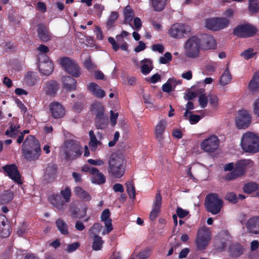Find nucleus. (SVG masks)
<instances>
[{
    "label": "nucleus",
    "instance_id": "nucleus-9",
    "mask_svg": "<svg viewBox=\"0 0 259 259\" xmlns=\"http://www.w3.org/2000/svg\"><path fill=\"white\" fill-rule=\"evenodd\" d=\"M210 233L209 229L206 227H202L199 229L196 240L198 249H203L207 246L210 240Z\"/></svg>",
    "mask_w": 259,
    "mask_h": 259
},
{
    "label": "nucleus",
    "instance_id": "nucleus-58",
    "mask_svg": "<svg viewBox=\"0 0 259 259\" xmlns=\"http://www.w3.org/2000/svg\"><path fill=\"white\" fill-rule=\"evenodd\" d=\"M173 79H168L167 81L162 85V90L163 92L169 93L172 90V82Z\"/></svg>",
    "mask_w": 259,
    "mask_h": 259
},
{
    "label": "nucleus",
    "instance_id": "nucleus-30",
    "mask_svg": "<svg viewBox=\"0 0 259 259\" xmlns=\"http://www.w3.org/2000/svg\"><path fill=\"white\" fill-rule=\"evenodd\" d=\"M141 71L145 75H147L153 69V65L151 60L144 59L141 62Z\"/></svg>",
    "mask_w": 259,
    "mask_h": 259
},
{
    "label": "nucleus",
    "instance_id": "nucleus-52",
    "mask_svg": "<svg viewBox=\"0 0 259 259\" xmlns=\"http://www.w3.org/2000/svg\"><path fill=\"white\" fill-rule=\"evenodd\" d=\"M118 17V14L116 12H113L111 13L109 18L107 22V25L111 27L115 21L117 19Z\"/></svg>",
    "mask_w": 259,
    "mask_h": 259
},
{
    "label": "nucleus",
    "instance_id": "nucleus-14",
    "mask_svg": "<svg viewBox=\"0 0 259 259\" xmlns=\"http://www.w3.org/2000/svg\"><path fill=\"white\" fill-rule=\"evenodd\" d=\"M190 31L188 26L181 23H175L169 29L168 33L172 38H180Z\"/></svg>",
    "mask_w": 259,
    "mask_h": 259
},
{
    "label": "nucleus",
    "instance_id": "nucleus-19",
    "mask_svg": "<svg viewBox=\"0 0 259 259\" xmlns=\"http://www.w3.org/2000/svg\"><path fill=\"white\" fill-rule=\"evenodd\" d=\"M49 200L51 204L59 210H62L65 206V203L59 194H53L49 196Z\"/></svg>",
    "mask_w": 259,
    "mask_h": 259
},
{
    "label": "nucleus",
    "instance_id": "nucleus-48",
    "mask_svg": "<svg viewBox=\"0 0 259 259\" xmlns=\"http://www.w3.org/2000/svg\"><path fill=\"white\" fill-rule=\"evenodd\" d=\"M185 119L188 120L191 124H196L201 119L202 117L198 115L192 114V113L184 117Z\"/></svg>",
    "mask_w": 259,
    "mask_h": 259
},
{
    "label": "nucleus",
    "instance_id": "nucleus-43",
    "mask_svg": "<svg viewBox=\"0 0 259 259\" xmlns=\"http://www.w3.org/2000/svg\"><path fill=\"white\" fill-rule=\"evenodd\" d=\"M205 26L209 30L213 31L218 30L215 17L206 19L205 20Z\"/></svg>",
    "mask_w": 259,
    "mask_h": 259
},
{
    "label": "nucleus",
    "instance_id": "nucleus-50",
    "mask_svg": "<svg viewBox=\"0 0 259 259\" xmlns=\"http://www.w3.org/2000/svg\"><path fill=\"white\" fill-rule=\"evenodd\" d=\"M134 24L131 22V25H130L133 29L139 31L142 27V22L139 17H135L133 19Z\"/></svg>",
    "mask_w": 259,
    "mask_h": 259
},
{
    "label": "nucleus",
    "instance_id": "nucleus-35",
    "mask_svg": "<svg viewBox=\"0 0 259 259\" xmlns=\"http://www.w3.org/2000/svg\"><path fill=\"white\" fill-rule=\"evenodd\" d=\"M14 198V194L11 191H5L0 195V203H7Z\"/></svg>",
    "mask_w": 259,
    "mask_h": 259
},
{
    "label": "nucleus",
    "instance_id": "nucleus-25",
    "mask_svg": "<svg viewBox=\"0 0 259 259\" xmlns=\"http://www.w3.org/2000/svg\"><path fill=\"white\" fill-rule=\"evenodd\" d=\"M124 22L131 25V22L134 18L135 14L133 10L130 6H127L123 10Z\"/></svg>",
    "mask_w": 259,
    "mask_h": 259
},
{
    "label": "nucleus",
    "instance_id": "nucleus-46",
    "mask_svg": "<svg viewBox=\"0 0 259 259\" xmlns=\"http://www.w3.org/2000/svg\"><path fill=\"white\" fill-rule=\"evenodd\" d=\"M73 66H74L69 68L72 73H68L74 77H78L81 74L80 68L75 61L74 62Z\"/></svg>",
    "mask_w": 259,
    "mask_h": 259
},
{
    "label": "nucleus",
    "instance_id": "nucleus-55",
    "mask_svg": "<svg viewBox=\"0 0 259 259\" xmlns=\"http://www.w3.org/2000/svg\"><path fill=\"white\" fill-rule=\"evenodd\" d=\"M10 234L9 226L6 227L0 226V236L3 238H6Z\"/></svg>",
    "mask_w": 259,
    "mask_h": 259
},
{
    "label": "nucleus",
    "instance_id": "nucleus-29",
    "mask_svg": "<svg viewBox=\"0 0 259 259\" xmlns=\"http://www.w3.org/2000/svg\"><path fill=\"white\" fill-rule=\"evenodd\" d=\"M43 89L47 94L54 95L58 90V85L56 82L52 81L45 83Z\"/></svg>",
    "mask_w": 259,
    "mask_h": 259
},
{
    "label": "nucleus",
    "instance_id": "nucleus-42",
    "mask_svg": "<svg viewBox=\"0 0 259 259\" xmlns=\"http://www.w3.org/2000/svg\"><path fill=\"white\" fill-rule=\"evenodd\" d=\"M71 195V189L68 187H65L60 191V196L65 203L70 201Z\"/></svg>",
    "mask_w": 259,
    "mask_h": 259
},
{
    "label": "nucleus",
    "instance_id": "nucleus-27",
    "mask_svg": "<svg viewBox=\"0 0 259 259\" xmlns=\"http://www.w3.org/2000/svg\"><path fill=\"white\" fill-rule=\"evenodd\" d=\"M38 79L36 73L34 72H28L25 75L24 80V82L30 87L35 84Z\"/></svg>",
    "mask_w": 259,
    "mask_h": 259
},
{
    "label": "nucleus",
    "instance_id": "nucleus-2",
    "mask_svg": "<svg viewBox=\"0 0 259 259\" xmlns=\"http://www.w3.org/2000/svg\"><path fill=\"white\" fill-rule=\"evenodd\" d=\"M108 172L115 178H120L124 173V157L122 154L113 153L108 159Z\"/></svg>",
    "mask_w": 259,
    "mask_h": 259
},
{
    "label": "nucleus",
    "instance_id": "nucleus-54",
    "mask_svg": "<svg viewBox=\"0 0 259 259\" xmlns=\"http://www.w3.org/2000/svg\"><path fill=\"white\" fill-rule=\"evenodd\" d=\"M171 59V54L169 52H166L163 56L160 57L159 61L160 64H166L170 61Z\"/></svg>",
    "mask_w": 259,
    "mask_h": 259
},
{
    "label": "nucleus",
    "instance_id": "nucleus-31",
    "mask_svg": "<svg viewBox=\"0 0 259 259\" xmlns=\"http://www.w3.org/2000/svg\"><path fill=\"white\" fill-rule=\"evenodd\" d=\"M153 9L157 12L162 11L167 3V0H150Z\"/></svg>",
    "mask_w": 259,
    "mask_h": 259
},
{
    "label": "nucleus",
    "instance_id": "nucleus-47",
    "mask_svg": "<svg viewBox=\"0 0 259 259\" xmlns=\"http://www.w3.org/2000/svg\"><path fill=\"white\" fill-rule=\"evenodd\" d=\"M162 203V197L159 192L156 193L153 204L152 208L160 210Z\"/></svg>",
    "mask_w": 259,
    "mask_h": 259
},
{
    "label": "nucleus",
    "instance_id": "nucleus-57",
    "mask_svg": "<svg viewBox=\"0 0 259 259\" xmlns=\"http://www.w3.org/2000/svg\"><path fill=\"white\" fill-rule=\"evenodd\" d=\"M252 108L254 114L259 117V96L253 101Z\"/></svg>",
    "mask_w": 259,
    "mask_h": 259
},
{
    "label": "nucleus",
    "instance_id": "nucleus-3",
    "mask_svg": "<svg viewBox=\"0 0 259 259\" xmlns=\"http://www.w3.org/2000/svg\"><path fill=\"white\" fill-rule=\"evenodd\" d=\"M240 146L246 153L254 154L259 152V136L252 132H247L243 134Z\"/></svg>",
    "mask_w": 259,
    "mask_h": 259
},
{
    "label": "nucleus",
    "instance_id": "nucleus-40",
    "mask_svg": "<svg viewBox=\"0 0 259 259\" xmlns=\"http://www.w3.org/2000/svg\"><path fill=\"white\" fill-rule=\"evenodd\" d=\"M248 10L252 14L258 12L259 2L258 0H249Z\"/></svg>",
    "mask_w": 259,
    "mask_h": 259
},
{
    "label": "nucleus",
    "instance_id": "nucleus-15",
    "mask_svg": "<svg viewBox=\"0 0 259 259\" xmlns=\"http://www.w3.org/2000/svg\"><path fill=\"white\" fill-rule=\"evenodd\" d=\"M3 169L9 177L14 182L18 184H21L22 183L20 174L15 165H5L3 166Z\"/></svg>",
    "mask_w": 259,
    "mask_h": 259
},
{
    "label": "nucleus",
    "instance_id": "nucleus-44",
    "mask_svg": "<svg viewBox=\"0 0 259 259\" xmlns=\"http://www.w3.org/2000/svg\"><path fill=\"white\" fill-rule=\"evenodd\" d=\"M126 191L128 196L131 199H135L136 197V191L133 182H128L126 183Z\"/></svg>",
    "mask_w": 259,
    "mask_h": 259
},
{
    "label": "nucleus",
    "instance_id": "nucleus-38",
    "mask_svg": "<svg viewBox=\"0 0 259 259\" xmlns=\"http://www.w3.org/2000/svg\"><path fill=\"white\" fill-rule=\"evenodd\" d=\"M215 20L217 22V25H218V30L227 27L230 24V20L227 18L215 17Z\"/></svg>",
    "mask_w": 259,
    "mask_h": 259
},
{
    "label": "nucleus",
    "instance_id": "nucleus-51",
    "mask_svg": "<svg viewBox=\"0 0 259 259\" xmlns=\"http://www.w3.org/2000/svg\"><path fill=\"white\" fill-rule=\"evenodd\" d=\"M100 145L101 142L94 138H92V139L90 140L89 143V147L92 151H95L97 147Z\"/></svg>",
    "mask_w": 259,
    "mask_h": 259
},
{
    "label": "nucleus",
    "instance_id": "nucleus-13",
    "mask_svg": "<svg viewBox=\"0 0 259 259\" xmlns=\"http://www.w3.org/2000/svg\"><path fill=\"white\" fill-rule=\"evenodd\" d=\"M38 67L40 72L45 75H50L53 70L54 66L52 61L44 54H39L38 57Z\"/></svg>",
    "mask_w": 259,
    "mask_h": 259
},
{
    "label": "nucleus",
    "instance_id": "nucleus-22",
    "mask_svg": "<svg viewBox=\"0 0 259 259\" xmlns=\"http://www.w3.org/2000/svg\"><path fill=\"white\" fill-rule=\"evenodd\" d=\"M13 122L11 124L9 128L6 131L5 135L9 137L15 138L19 134L20 126L17 124V118H13Z\"/></svg>",
    "mask_w": 259,
    "mask_h": 259
},
{
    "label": "nucleus",
    "instance_id": "nucleus-59",
    "mask_svg": "<svg viewBox=\"0 0 259 259\" xmlns=\"http://www.w3.org/2000/svg\"><path fill=\"white\" fill-rule=\"evenodd\" d=\"M199 103L201 108H205L208 103L207 97L205 95H201L199 98Z\"/></svg>",
    "mask_w": 259,
    "mask_h": 259
},
{
    "label": "nucleus",
    "instance_id": "nucleus-61",
    "mask_svg": "<svg viewBox=\"0 0 259 259\" xmlns=\"http://www.w3.org/2000/svg\"><path fill=\"white\" fill-rule=\"evenodd\" d=\"M82 170L85 172H88L91 175L98 172V169L95 167H90L87 165H84L82 167Z\"/></svg>",
    "mask_w": 259,
    "mask_h": 259
},
{
    "label": "nucleus",
    "instance_id": "nucleus-1",
    "mask_svg": "<svg viewBox=\"0 0 259 259\" xmlns=\"http://www.w3.org/2000/svg\"><path fill=\"white\" fill-rule=\"evenodd\" d=\"M23 155L28 160H35L40 155V148L38 140L33 136H29L22 146Z\"/></svg>",
    "mask_w": 259,
    "mask_h": 259
},
{
    "label": "nucleus",
    "instance_id": "nucleus-21",
    "mask_svg": "<svg viewBox=\"0 0 259 259\" xmlns=\"http://www.w3.org/2000/svg\"><path fill=\"white\" fill-rule=\"evenodd\" d=\"M87 89L94 96L98 98H103L105 96V91L95 82H91L87 84Z\"/></svg>",
    "mask_w": 259,
    "mask_h": 259
},
{
    "label": "nucleus",
    "instance_id": "nucleus-10",
    "mask_svg": "<svg viewBox=\"0 0 259 259\" xmlns=\"http://www.w3.org/2000/svg\"><path fill=\"white\" fill-rule=\"evenodd\" d=\"M220 145V140L217 136L211 135L204 139L200 144L202 150L207 153H213L218 150Z\"/></svg>",
    "mask_w": 259,
    "mask_h": 259
},
{
    "label": "nucleus",
    "instance_id": "nucleus-49",
    "mask_svg": "<svg viewBox=\"0 0 259 259\" xmlns=\"http://www.w3.org/2000/svg\"><path fill=\"white\" fill-rule=\"evenodd\" d=\"M256 53L254 52L253 49L249 48L247 50L244 51L241 54V56L246 60H248L253 58Z\"/></svg>",
    "mask_w": 259,
    "mask_h": 259
},
{
    "label": "nucleus",
    "instance_id": "nucleus-11",
    "mask_svg": "<svg viewBox=\"0 0 259 259\" xmlns=\"http://www.w3.org/2000/svg\"><path fill=\"white\" fill-rule=\"evenodd\" d=\"M92 111L97 112L96 125L98 128H104L107 124L108 119L103 114V107L100 103H96L92 105Z\"/></svg>",
    "mask_w": 259,
    "mask_h": 259
},
{
    "label": "nucleus",
    "instance_id": "nucleus-53",
    "mask_svg": "<svg viewBox=\"0 0 259 259\" xmlns=\"http://www.w3.org/2000/svg\"><path fill=\"white\" fill-rule=\"evenodd\" d=\"M209 103L213 108H217L219 104V98L214 95H212L209 97Z\"/></svg>",
    "mask_w": 259,
    "mask_h": 259
},
{
    "label": "nucleus",
    "instance_id": "nucleus-41",
    "mask_svg": "<svg viewBox=\"0 0 259 259\" xmlns=\"http://www.w3.org/2000/svg\"><path fill=\"white\" fill-rule=\"evenodd\" d=\"M104 241L101 237L96 235L94 236L93 242V249L94 250H100L102 248Z\"/></svg>",
    "mask_w": 259,
    "mask_h": 259
},
{
    "label": "nucleus",
    "instance_id": "nucleus-7",
    "mask_svg": "<svg viewBox=\"0 0 259 259\" xmlns=\"http://www.w3.org/2000/svg\"><path fill=\"white\" fill-rule=\"evenodd\" d=\"M257 31L255 27L248 23L237 25L234 29V35L239 37H248L254 35Z\"/></svg>",
    "mask_w": 259,
    "mask_h": 259
},
{
    "label": "nucleus",
    "instance_id": "nucleus-4",
    "mask_svg": "<svg viewBox=\"0 0 259 259\" xmlns=\"http://www.w3.org/2000/svg\"><path fill=\"white\" fill-rule=\"evenodd\" d=\"M201 47V39L197 36L189 37L184 45V53L189 58L198 57Z\"/></svg>",
    "mask_w": 259,
    "mask_h": 259
},
{
    "label": "nucleus",
    "instance_id": "nucleus-18",
    "mask_svg": "<svg viewBox=\"0 0 259 259\" xmlns=\"http://www.w3.org/2000/svg\"><path fill=\"white\" fill-rule=\"evenodd\" d=\"M110 212L109 209H105L103 211L101 215V221L104 223L106 230L103 232V234L109 233L112 230V220L110 218Z\"/></svg>",
    "mask_w": 259,
    "mask_h": 259
},
{
    "label": "nucleus",
    "instance_id": "nucleus-28",
    "mask_svg": "<svg viewBox=\"0 0 259 259\" xmlns=\"http://www.w3.org/2000/svg\"><path fill=\"white\" fill-rule=\"evenodd\" d=\"M74 192L76 196L85 201H89L91 199L90 195L82 188L76 187L74 189Z\"/></svg>",
    "mask_w": 259,
    "mask_h": 259
},
{
    "label": "nucleus",
    "instance_id": "nucleus-20",
    "mask_svg": "<svg viewBox=\"0 0 259 259\" xmlns=\"http://www.w3.org/2000/svg\"><path fill=\"white\" fill-rule=\"evenodd\" d=\"M246 227L251 233L259 234V217L250 218L247 222Z\"/></svg>",
    "mask_w": 259,
    "mask_h": 259
},
{
    "label": "nucleus",
    "instance_id": "nucleus-39",
    "mask_svg": "<svg viewBox=\"0 0 259 259\" xmlns=\"http://www.w3.org/2000/svg\"><path fill=\"white\" fill-rule=\"evenodd\" d=\"M56 224L58 229L61 234L64 235H67L68 234L67 225L63 220L58 219L56 222Z\"/></svg>",
    "mask_w": 259,
    "mask_h": 259
},
{
    "label": "nucleus",
    "instance_id": "nucleus-62",
    "mask_svg": "<svg viewBox=\"0 0 259 259\" xmlns=\"http://www.w3.org/2000/svg\"><path fill=\"white\" fill-rule=\"evenodd\" d=\"M88 163L92 165H97V166H101L104 164V161L101 159H89L88 160Z\"/></svg>",
    "mask_w": 259,
    "mask_h": 259
},
{
    "label": "nucleus",
    "instance_id": "nucleus-63",
    "mask_svg": "<svg viewBox=\"0 0 259 259\" xmlns=\"http://www.w3.org/2000/svg\"><path fill=\"white\" fill-rule=\"evenodd\" d=\"M108 40L109 42L112 45L113 50L116 52L117 51L119 48V46L115 39L112 37H109Z\"/></svg>",
    "mask_w": 259,
    "mask_h": 259
},
{
    "label": "nucleus",
    "instance_id": "nucleus-56",
    "mask_svg": "<svg viewBox=\"0 0 259 259\" xmlns=\"http://www.w3.org/2000/svg\"><path fill=\"white\" fill-rule=\"evenodd\" d=\"M151 252V251L150 248H146L139 252L138 257L140 259H146L150 256Z\"/></svg>",
    "mask_w": 259,
    "mask_h": 259
},
{
    "label": "nucleus",
    "instance_id": "nucleus-60",
    "mask_svg": "<svg viewBox=\"0 0 259 259\" xmlns=\"http://www.w3.org/2000/svg\"><path fill=\"white\" fill-rule=\"evenodd\" d=\"M226 199L232 203H236L237 202V197L233 192L228 193L226 196Z\"/></svg>",
    "mask_w": 259,
    "mask_h": 259
},
{
    "label": "nucleus",
    "instance_id": "nucleus-24",
    "mask_svg": "<svg viewBox=\"0 0 259 259\" xmlns=\"http://www.w3.org/2000/svg\"><path fill=\"white\" fill-rule=\"evenodd\" d=\"M69 210L71 212L72 217L76 219L84 217L87 212L86 208H83L82 210H80L77 208L75 202H72L70 204Z\"/></svg>",
    "mask_w": 259,
    "mask_h": 259
},
{
    "label": "nucleus",
    "instance_id": "nucleus-8",
    "mask_svg": "<svg viewBox=\"0 0 259 259\" xmlns=\"http://www.w3.org/2000/svg\"><path fill=\"white\" fill-rule=\"evenodd\" d=\"M253 162L250 159L241 160L235 164L234 170L231 173V176L228 177V179H234L237 177L242 176L244 174L245 170L252 167Z\"/></svg>",
    "mask_w": 259,
    "mask_h": 259
},
{
    "label": "nucleus",
    "instance_id": "nucleus-16",
    "mask_svg": "<svg viewBox=\"0 0 259 259\" xmlns=\"http://www.w3.org/2000/svg\"><path fill=\"white\" fill-rule=\"evenodd\" d=\"M167 125V120L164 119L160 120L154 128V135L158 142H162L164 139V133Z\"/></svg>",
    "mask_w": 259,
    "mask_h": 259
},
{
    "label": "nucleus",
    "instance_id": "nucleus-6",
    "mask_svg": "<svg viewBox=\"0 0 259 259\" xmlns=\"http://www.w3.org/2000/svg\"><path fill=\"white\" fill-rule=\"evenodd\" d=\"M205 203L207 210L212 214L219 213L223 206L222 200L213 193L206 196Z\"/></svg>",
    "mask_w": 259,
    "mask_h": 259
},
{
    "label": "nucleus",
    "instance_id": "nucleus-36",
    "mask_svg": "<svg viewBox=\"0 0 259 259\" xmlns=\"http://www.w3.org/2000/svg\"><path fill=\"white\" fill-rule=\"evenodd\" d=\"M74 62L75 61L68 57L62 58L60 60V65L67 73H72L70 71L69 66L72 65V63Z\"/></svg>",
    "mask_w": 259,
    "mask_h": 259
},
{
    "label": "nucleus",
    "instance_id": "nucleus-23",
    "mask_svg": "<svg viewBox=\"0 0 259 259\" xmlns=\"http://www.w3.org/2000/svg\"><path fill=\"white\" fill-rule=\"evenodd\" d=\"M64 88L67 91H74L77 87V81L73 78L66 76L62 79Z\"/></svg>",
    "mask_w": 259,
    "mask_h": 259
},
{
    "label": "nucleus",
    "instance_id": "nucleus-33",
    "mask_svg": "<svg viewBox=\"0 0 259 259\" xmlns=\"http://www.w3.org/2000/svg\"><path fill=\"white\" fill-rule=\"evenodd\" d=\"M216 47V42L213 36L211 35H206L205 36V42L203 47L206 50L214 49Z\"/></svg>",
    "mask_w": 259,
    "mask_h": 259
},
{
    "label": "nucleus",
    "instance_id": "nucleus-64",
    "mask_svg": "<svg viewBox=\"0 0 259 259\" xmlns=\"http://www.w3.org/2000/svg\"><path fill=\"white\" fill-rule=\"evenodd\" d=\"M151 49L154 52H158L160 53H162L164 50V47L161 44H156L151 47Z\"/></svg>",
    "mask_w": 259,
    "mask_h": 259
},
{
    "label": "nucleus",
    "instance_id": "nucleus-34",
    "mask_svg": "<svg viewBox=\"0 0 259 259\" xmlns=\"http://www.w3.org/2000/svg\"><path fill=\"white\" fill-rule=\"evenodd\" d=\"M93 176L91 178V181L93 183L97 184H101L105 183L106 178L104 175L99 171L94 174H92Z\"/></svg>",
    "mask_w": 259,
    "mask_h": 259
},
{
    "label": "nucleus",
    "instance_id": "nucleus-32",
    "mask_svg": "<svg viewBox=\"0 0 259 259\" xmlns=\"http://www.w3.org/2000/svg\"><path fill=\"white\" fill-rule=\"evenodd\" d=\"M231 79L232 76L231 73L229 69L227 68L220 77V83L222 85L225 86L229 84L231 82Z\"/></svg>",
    "mask_w": 259,
    "mask_h": 259
},
{
    "label": "nucleus",
    "instance_id": "nucleus-37",
    "mask_svg": "<svg viewBox=\"0 0 259 259\" xmlns=\"http://www.w3.org/2000/svg\"><path fill=\"white\" fill-rule=\"evenodd\" d=\"M249 88L252 91L259 90V73L256 72L249 83Z\"/></svg>",
    "mask_w": 259,
    "mask_h": 259
},
{
    "label": "nucleus",
    "instance_id": "nucleus-26",
    "mask_svg": "<svg viewBox=\"0 0 259 259\" xmlns=\"http://www.w3.org/2000/svg\"><path fill=\"white\" fill-rule=\"evenodd\" d=\"M37 32L38 37L44 41H47L51 38V35L48 31L47 28L42 24L39 25Z\"/></svg>",
    "mask_w": 259,
    "mask_h": 259
},
{
    "label": "nucleus",
    "instance_id": "nucleus-17",
    "mask_svg": "<svg viewBox=\"0 0 259 259\" xmlns=\"http://www.w3.org/2000/svg\"><path fill=\"white\" fill-rule=\"evenodd\" d=\"M49 109L52 116L55 118H62L65 114L64 107L58 102H54L51 103Z\"/></svg>",
    "mask_w": 259,
    "mask_h": 259
},
{
    "label": "nucleus",
    "instance_id": "nucleus-45",
    "mask_svg": "<svg viewBox=\"0 0 259 259\" xmlns=\"http://www.w3.org/2000/svg\"><path fill=\"white\" fill-rule=\"evenodd\" d=\"M258 189V185L253 182L246 184L244 187L243 190L246 193H251Z\"/></svg>",
    "mask_w": 259,
    "mask_h": 259
},
{
    "label": "nucleus",
    "instance_id": "nucleus-5",
    "mask_svg": "<svg viewBox=\"0 0 259 259\" xmlns=\"http://www.w3.org/2000/svg\"><path fill=\"white\" fill-rule=\"evenodd\" d=\"M60 150L65 155L66 158L69 159L75 158L80 156L82 153L81 148L78 143L71 140L66 141Z\"/></svg>",
    "mask_w": 259,
    "mask_h": 259
},
{
    "label": "nucleus",
    "instance_id": "nucleus-12",
    "mask_svg": "<svg viewBox=\"0 0 259 259\" xmlns=\"http://www.w3.org/2000/svg\"><path fill=\"white\" fill-rule=\"evenodd\" d=\"M251 119V116L248 111L240 110L235 118L236 125L239 129H245L249 126Z\"/></svg>",
    "mask_w": 259,
    "mask_h": 259
}]
</instances>
